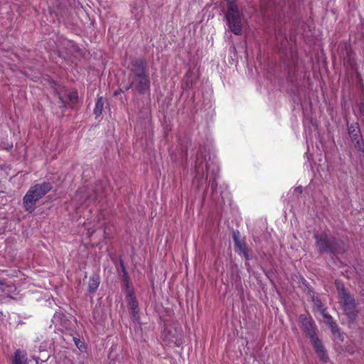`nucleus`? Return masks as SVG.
I'll use <instances>...</instances> for the list:
<instances>
[{
	"label": "nucleus",
	"mask_w": 364,
	"mask_h": 364,
	"mask_svg": "<svg viewBox=\"0 0 364 364\" xmlns=\"http://www.w3.org/2000/svg\"><path fill=\"white\" fill-rule=\"evenodd\" d=\"M315 245L317 252L321 254L341 255L347 250L346 244L333 235L326 233L315 234Z\"/></svg>",
	"instance_id": "f257e3e1"
},
{
	"label": "nucleus",
	"mask_w": 364,
	"mask_h": 364,
	"mask_svg": "<svg viewBox=\"0 0 364 364\" xmlns=\"http://www.w3.org/2000/svg\"><path fill=\"white\" fill-rule=\"evenodd\" d=\"M53 188L49 182L36 183L28 189L23 198V206L26 212L32 213L36 208L37 202Z\"/></svg>",
	"instance_id": "f03ea898"
},
{
	"label": "nucleus",
	"mask_w": 364,
	"mask_h": 364,
	"mask_svg": "<svg viewBox=\"0 0 364 364\" xmlns=\"http://www.w3.org/2000/svg\"><path fill=\"white\" fill-rule=\"evenodd\" d=\"M336 287L338 291L339 303L345 314L350 321H353L358 314L355 299L341 282L336 280Z\"/></svg>",
	"instance_id": "7ed1b4c3"
},
{
	"label": "nucleus",
	"mask_w": 364,
	"mask_h": 364,
	"mask_svg": "<svg viewBox=\"0 0 364 364\" xmlns=\"http://www.w3.org/2000/svg\"><path fill=\"white\" fill-rule=\"evenodd\" d=\"M229 30L237 36L242 33L243 15L239 9L228 8L225 14Z\"/></svg>",
	"instance_id": "20e7f679"
},
{
	"label": "nucleus",
	"mask_w": 364,
	"mask_h": 364,
	"mask_svg": "<svg viewBox=\"0 0 364 364\" xmlns=\"http://www.w3.org/2000/svg\"><path fill=\"white\" fill-rule=\"evenodd\" d=\"M129 84L126 87V90L133 88L140 94H144L150 88L149 75L128 76Z\"/></svg>",
	"instance_id": "39448f33"
},
{
	"label": "nucleus",
	"mask_w": 364,
	"mask_h": 364,
	"mask_svg": "<svg viewBox=\"0 0 364 364\" xmlns=\"http://www.w3.org/2000/svg\"><path fill=\"white\" fill-rule=\"evenodd\" d=\"M340 55L343 60V65L348 69L356 70L355 54L350 45L344 43L339 46Z\"/></svg>",
	"instance_id": "423d86ee"
},
{
	"label": "nucleus",
	"mask_w": 364,
	"mask_h": 364,
	"mask_svg": "<svg viewBox=\"0 0 364 364\" xmlns=\"http://www.w3.org/2000/svg\"><path fill=\"white\" fill-rule=\"evenodd\" d=\"M129 76L149 75L146 70V60L144 58H135L132 60L129 65Z\"/></svg>",
	"instance_id": "0eeeda50"
},
{
	"label": "nucleus",
	"mask_w": 364,
	"mask_h": 364,
	"mask_svg": "<svg viewBox=\"0 0 364 364\" xmlns=\"http://www.w3.org/2000/svg\"><path fill=\"white\" fill-rule=\"evenodd\" d=\"M299 321L301 324V329L309 338L316 335V326L311 317H306L305 315L301 314L299 316Z\"/></svg>",
	"instance_id": "6e6552de"
},
{
	"label": "nucleus",
	"mask_w": 364,
	"mask_h": 364,
	"mask_svg": "<svg viewBox=\"0 0 364 364\" xmlns=\"http://www.w3.org/2000/svg\"><path fill=\"white\" fill-rule=\"evenodd\" d=\"M126 294L127 297L129 298V308L133 311V316L134 317H136L139 312L138 302L136 301V299L134 296L132 290L129 289V287L126 289Z\"/></svg>",
	"instance_id": "1a4fd4ad"
},
{
	"label": "nucleus",
	"mask_w": 364,
	"mask_h": 364,
	"mask_svg": "<svg viewBox=\"0 0 364 364\" xmlns=\"http://www.w3.org/2000/svg\"><path fill=\"white\" fill-rule=\"evenodd\" d=\"M322 316L324 319L325 323H326L331 328V332L335 334L338 333V328L336 323L334 321L333 317L328 314L326 311L323 312Z\"/></svg>",
	"instance_id": "9d476101"
},
{
	"label": "nucleus",
	"mask_w": 364,
	"mask_h": 364,
	"mask_svg": "<svg viewBox=\"0 0 364 364\" xmlns=\"http://www.w3.org/2000/svg\"><path fill=\"white\" fill-rule=\"evenodd\" d=\"M348 132L351 138V141H355L357 138L362 136L358 122L348 125Z\"/></svg>",
	"instance_id": "9b49d317"
},
{
	"label": "nucleus",
	"mask_w": 364,
	"mask_h": 364,
	"mask_svg": "<svg viewBox=\"0 0 364 364\" xmlns=\"http://www.w3.org/2000/svg\"><path fill=\"white\" fill-rule=\"evenodd\" d=\"M233 240L235 247L244 255L247 259H249L247 255V247L243 240H240L236 233L233 235Z\"/></svg>",
	"instance_id": "f8f14e48"
},
{
	"label": "nucleus",
	"mask_w": 364,
	"mask_h": 364,
	"mask_svg": "<svg viewBox=\"0 0 364 364\" xmlns=\"http://www.w3.org/2000/svg\"><path fill=\"white\" fill-rule=\"evenodd\" d=\"M100 284V277L97 275H93L90 277L88 282V291L90 293H94L98 288Z\"/></svg>",
	"instance_id": "ddd939ff"
},
{
	"label": "nucleus",
	"mask_w": 364,
	"mask_h": 364,
	"mask_svg": "<svg viewBox=\"0 0 364 364\" xmlns=\"http://www.w3.org/2000/svg\"><path fill=\"white\" fill-rule=\"evenodd\" d=\"M104 107V100L102 97H100L97 99L95 107L94 108V114L96 117L100 116L102 114Z\"/></svg>",
	"instance_id": "4468645a"
},
{
	"label": "nucleus",
	"mask_w": 364,
	"mask_h": 364,
	"mask_svg": "<svg viewBox=\"0 0 364 364\" xmlns=\"http://www.w3.org/2000/svg\"><path fill=\"white\" fill-rule=\"evenodd\" d=\"M315 351L316 352V353L319 356L320 359L323 362L326 363L328 361V356L326 353V350L324 346H323V344L321 346H318L317 348H316Z\"/></svg>",
	"instance_id": "2eb2a0df"
},
{
	"label": "nucleus",
	"mask_w": 364,
	"mask_h": 364,
	"mask_svg": "<svg viewBox=\"0 0 364 364\" xmlns=\"http://www.w3.org/2000/svg\"><path fill=\"white\" fill-rule=\"evenodd\" d=\"M120 267H121V272H119V274L122 277L123 282L124 283V285L126 286V288L129 287V277L127 272L126 270L125 266L124 265V263L122 260H120Z\"/></svg>",
	"instance_id": "dca6fc26"
},
{
	"label": "nucleus",
	"mask_w": 364,
	"mask_h": 364,
	"mask_svg": "<svg viewBox=\"0 0 364 364\" xmlns=\"http://www.w3.org/2000/svg\"><path fill=\"white\" fill-rule=\"evenodd\" d=\"M312 302L314 304V310H316V311L321 312V314L326 311V309L323 308L321 301L318 297H315L314 296L312 297Z\"/></svg>",
	"instance_id": "f3484780"
},
{
	"label": "nucleus",
	"mask_w": 364,
	"mask_h": 364,
	"mask_svg": "<svg viewBox=\"0 0 364 364\" xmlns=\"http://www.w3.org/2000/svg\"><path fill=\"white\" fill-rule=\"evenodd\" d=\"M354 147L358 151V152H363L364 151V141L363 136L357 138L355 141H352Z\"/></svg>",
	"instance_id": "a211bd4d"
},
{
	"label": "nucleus",
	"mask_w": 364,
	"mask_h": 364,
	"mask_svg": "<svg viewBox=\"0 0 364 364\" xmlns=\"http://www.w3.org/2000/svg\"><path fill=\"white\" fill-rule=\"evenodd\" d=\"M23 356L21 355V351L18 349L15 351L14 357L12 360V364H24Z\"/></svg>",
	"instance_id": "6ab92c4d"
},
{
	"label": "nucleus",
	"mask_w": 364,
	"mask_h": 364,
	"mask_svg": "<svg viewBox=\"0 0 364 364\" xmlns=\"http://www.w3.org/2000/svg\"><path fill=\"white\" fill-rule=\"evenodd\" d=\"M68 99L73 104H76L78 102V94L76 91L71 92L68 94Z\"/></svg>",
	"instance_id": "aec40b11"
},
{
	"label": "nucleus",
	"mask_w": 364,
	"mask_h": 364,
	"mask_svg": "<svg viewBox=\"0 0 364 364\" xmlns=\"http://www.w3.org/2000/svg\"><path fill=\"white\" fill-rule=\"evenodd\" d=\"M311 340V342L314 346V350L317 348L318 346L322 345L321 341L320 339L316 336V335L309 338Z\"/></svg>",
	"instance_id": "412c9836"
},
{
	"label": "nucleus",
	"mask_w": 364,
	"mask_h": 364,
	"mask_svg": "<svg viewBox=\"0 0 364 364\" xmlns=\"http://www.w3.org/2000/svg\"><path fill=\"white\" fill-rule=\"evenodd\" d=\"M94 193L93 194H91V193H86V198L85 199V200L83 201V203H85V202H92V201H94L96 198H97V194L96 193L93 191Z\"/></svg>",
	"instance_id": "4be33fe9"
},
{
	"label": "nucleus",
	"mask_w": 364,
	"mask_h": 364,
	"mask_svg": "<svg viewBox=\"0 0 364 364\" xmlns=\"http://www.w3.org/2000/svg\"><path fill=\"white\" fill-rule=\"evenodd\" d=\"M173 342L176 346H180L183 343V338L181 333V330L178 332L177 337L176 338V340L173 341Z\"/></svg>",
	"instance_id": "5701e85b"
},
{
	"label": "nucleus",
	"mask_w": 364,
	"mask_h": 364,
	"mask_svg": "<svg viewBox=\"0 0 364 364\" xmlns=\"http://www.w3.org/2000/svg\"><path fill=\"white\" fill-rule=\"evenodd\" d=\"M226 3H227V9L228 8H234V9H237L238 8L237 5L236 4V1L235 0H225Z\"/></svg>",
	"instance_id": "b1692460"
},
{
	"label": "nucleus",
	"mask_w": 364,
	"mask_h": 364,
	"mask_svg": "<svg viewBox=\"0 0 364 364\" xmlns=\"http://www.w3.org/2000/svg\"><path fill=\"white\" fill-rule=\"evenodd\" d=\"M358 158L360 166L364 168V150L363 152H358Z\"/></svg>",
	"instance_id": "393cba45"
},
{
	"label": "nucleus",
	"mask_w": 364,
	"mask_h": 364,
	"mask_svg": "<svg viewBox=\"0 0 364 364\" xmlns=\"http://www.w3.org/2000/svg\"><path fill=\"white\" fill-rule=\"evenodd\" d=\"M82 193H85V189H80V190H78L76 193V195H75V198L77 199L78 197H81V195Z\"/></svg>",
	"instance_id": "a878e982"
},
{
	"label": "nucleus",
	"mask_w": 364,
	"mask_h": 364,
	"mask_svg": "<svg viewBox=\"0 0 364 364\" xmlns=\"http://www.w3.org/2000/svg\"><path fill=\"white\" fill-rule=\"evenodd\" d=\"M303 192V188L301 186L296 187L294 189V193L301 194Z\"/></svg>",
	"instance_id": "bb28decb"
},
{
	"label": "nucleus",
	"mask_w": 364,
	"mask_h": 364,
	"mask_svg": "<svg viewBox=\"0 0 364 364\" xmlns=\"http://www.w3.org/2000/svg\"><path fill=\"white\" fill-rule=\"evenodd\" d=\"M6 287V284L4 280L0 279V289L1 290H4V287Z\"/></svg>",
	"instance_id": "cd10ccee"
},
{
	"label": "nucleus",
	"mask_w": 364,
	"mask_h": 364,
	"mask_svg": "<svg viewBox=\"0 0 364 364\" xmlns=\"http://www.w3.org/2000/svg\"><path fill=\"white\" fill-rule=\"evenodd\" d=\"M74 340H75L76 346H78V343L80 342V340L79 339H76V338H74Z\"/></svg>",
	"instance_id": "c85d7f7f"
},
{
	"label": "nucleus",
	"mask_w": 364,
	"mask_h": 364,
	"mask_svg": "<svg viewBox=\"0 0 364 364\" xmlns=\"http://www.w3.org/2000/svg\"><path fill=\"white\" fill-rule=\"evenodd\" d=\"M95 232V230H92V232H90V230L88 231L89 236H91Z\"/></svg>",
	"instance_id": "c756f323"
}]
</instances>
